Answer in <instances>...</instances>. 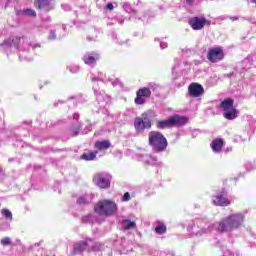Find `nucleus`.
<instances>
[{"label":"nucleus","mask_w":256,"mask_h":256,"mask_svg":"<svg viewBox=\"0 0 256 256\" xmlns=\"http://www.w3.org/2000/svg\"><path fill=\"white\" fill-rule=\"evenodd\" d=\"M19 43H21L19 54L20 60L23 59V53H29L31 47L32 51H37V49H41V44L33 43L29 38L12 37L4 40V42L0 44V51H5V53L9 55V53H13L14 51H17V49H19Z\"/></svg>","instance_id":"nucleus-1"},{"label":"nucleus","mask_w":256,"mask_h":256,"mask_svg":"<svg viewBox=\"0 0 256 256\" xmlns=\"http://www.w3.org/2000/svg\"><path fill=\"white\" fill-rule=\"evenodd\" d=\"M188 233L195 237H203L217 231V223L211 224L209 218H196L190 222L187 227Z\"/></svg>","instance_id":"nucleus-2"},{"label":"nucleus","mask_w":256,"mask_h":256,"mask_svg":"<svg viewBox=\"0 0 256 256\" xmlns=\"http://www.w3.org/2000/svg\"><path fill=\"white\" fill-rule=\"evenodd\" d=\"M243 223H245V215H243V213H232L224 217L222 221L216 223V231H218V233L235 231V229L243 227Z\"/></svg>","instance_id":"nucleus-3"},{"label":"nucleus","mask_w":256,"mask_h":256,"mask_svg":"<svg viewBox=\"0 0 256 256\" xmlns=\"http://www.w3.org/2000/svg\"><path fill=\"white\" fill-rule=\"evenodd\" d=\"M148 141L154 153H163V151H167L169 143L167 142V138H165L161 132H149Z\"/></svg>","instance_id":"nucleus-4"},{"label":"nucleus","mask_w":256,"mask_h":256,"mask_svg":"<svg viewBox=\"0 0 256 256\" xmlns=\"http://www.w3.org/2000/svg\"><path fill=\"white\" fill-rule=\"evenodd\" d=\"M94 211L101 217H111L118 211L117 203L112 200H100L94 206Z\"/></svg>","instance_id":"nucleus-5"},{"label":"nucleus","mask_w":256,"mask_h":256,"mask_svg":"<svg viewBox=\"0 0 256 256\" xmlns=\"http://www.w3.org/2000/svg\"><path fill=\"white\" fill-rule=\"evenodd\" d=\"M234 103L235 101L233 99L227 98L224 99L220 104L223 111V117L228 121H233L239 117V110L235 108Z\"/></svg>","instance_id":"nucleus-6"},{"label":"nucleus","mask_w":256,"mask_h":256,"mask_svg":"<svg viewBox=\"0 0 256 256\" xmlns=\"http://www.w3.org/2000/svg\"><path fill=\"white\" fill-rule=\"evenodd\" d=\"M111 176L107 173L96 174L93 178V181L97 187L100 189H108L111 186Z\"/></svg>","instance_id":"nucleus-7"},{"label":"nucleus","mask_w":256,"mask_h":256,"mask_svg":"<svg viewBox=\"0 0 256 256\" xmlns=\"http://www.w3.org/2000/svg\"><path fill=\"white\" fill-rule=\"evenodd\" d=\"M189 25L194 31H201L205 25H211V22L205 17H192L189 20Z\"/></svg>","instance_id":"nucleus-8"},{"label":"nucleus","mask_w":256,"mask_h":256,"mask_svg":"<svg viewBox=\"0 0 256 256\" xmlns=\"http://www.w3.org/2000/svg\"><path fill=\"white\" fill-rule=\"evenodd\" d=\"M223 57L225 55L223 54V49L220 47L211 48L207 54V59L210 63H219V61H223Z\"/></svg>","instance_id":"nucleus-9"},{"label":"nucleus","mask_w":256,"mask_h":256,"mask_svg":"<svg viewBox=\"0 0 256 256\" xmlns=\"http://www.w3.org/2000/svg\"><path fill=\"white\" fill-rule=\"evenodd\" d=\"M151 97V89L144 87L140 88L136 93L135 103L136 105H145V99Z\"/></svg>","instance_id":"nucleus-10"},{"label":"nucleus","mask_w":256,"mask_h":256,"mask_svg":"<svg viewBox=\"0 0 256 256\" xmlns=\"http://www.w3.org/2000/svg\"><path fill=\"white\" fill-rule=\"evenodd\" d=\"M91 244H93V240L89 239V238L75 243L73 255H80V253H83V251H85V249H87L89 251V247H91Z\"/></svg>","instance_id":"nucleus-11"},{"label":"nucleus","mask_w":256,"mask_h":256,"mask_svg":"<svg viewBox=\"0 0 256 256\" xmlns=\"http://www.w3.org/2000/svg\"><path fill=\"white\" fill-rule=\"evenodd\" d=\"M82 59L86 65H90V67H95L97 61L101 59V55L97 52H88L83 56Z\"/></svg>","instance_id":"nucleus-12"},{"label":"nucleus","mask_w":256,"mask_h":256,"mask_svg":"<svg viewBox=\"0 0 256 256\" xmlns=\"http://www.w3.org/2000/svg\"><path fill=\"white\" fill-rule=\"evenodd\" d=\"M188 93L190 97H201L205 93V89L201 84L192 83L188 87Z\"/></svg>","instance_id":"nucleus-13"},{"label":"nucleus","mask_w":256,"mask_h":256,"mask_svg":"<svg viewBox=\"0 0 256 256\" xmlns=\"http://www.w3.org/2000/svg\"><path fill=\"white\" fill-rule=\"evenodd\" d=\"M213 204L217 207H227V205H231V201H229V198H227V194L222 192L221 194L214 196Z\"/></svg>","instance_id":"nucleus-14"},{"label":"nucleus","mask_w":256,"mask_h":256,"mask_svg":"<svg viewBox=\"0 0 256 256\" xmlns=\"http://www.w3.org/2000/svg\"><path fill=\"white\" fill-rule=\"evenodd\" d=\"M94 89V93L96 95V100L99 103L100 107H105V105H107V103H109V101H111V98L105 94V91L101 90L99 91L97 88H93Z\"/></svg>","instance_id":"nucleus-15"},{"label":"nucleus","mask_w":256,"mask_h":256,"mask_svg":"<svg viewBox=\"0 0 256 256\" xmlns=\"http://www.w3.org/2000/svg\"><path fill=\"white\" fill-rule=\"evenodd\" d=\"M171 119L172 127H183V125H187V123H189V118L186 116L174 115Z\"/></svg>","instance_id":"nucleus-16"},{"label":"nucleus","mask_w":256,"mask_h":256,"mask_svg":"<svg viewBox=\"0 0 256 256\" xmlns=\"http://www.w3.org/2000/svg\"><path fill=\"white\" fill-rule=\"evenodd\" d=\"M35 5L37 9H40L41 11H51L53 9V6L51 5V0H35Z\"/></svg>","instance_id":"nucleus-17"},{"label":"nucleus","mask_w":256,"mask_h":256,"mask_svg":"<svg viewBox=\"0 0 256 256\" xmlns=\"http://www.w3.org/2000/svg\"><path fill=\"white\" fill-rule=\"evenodd\" d=\"M155 116V112L153 110H149L147 112H144L142 116L140 117L144 124L147 126V129H151V118Z\"/></svg>","instance_id":"nucleus-18"},{"label":"nucleus","mask_w":256,"mask_h":256,"mask_svg":"<svg viewBox=\"0 0 256 256\" xmlns=\"http://www.w3.org/2000/svg\"><path fill=\"white\" fill-rule=\"evenodd\" d=\"M142 163H145L146 165H158L157 157L151 155V154H143L141 156Z\"/></svg>","instance_id":"nucleus-19"},{"label":"nucleus","mask_w":256,"mask_h":256,"mask_svg":"<svg viewBox=\"0 0 256 256\" xmlns=\"http://www.w3.org/2000/svg\"><path fill=\"white\" fill-rule=\"evenodd\" d=\"M223 143H224V141L221 138L214 139L211 144L212 151L214 153H221V151L223 149Z\"/></svg>","instance_id":"nucleus-20"},{"label":"nucleus","mask_w":256,"mask_h":256,"mask_svg":"<svg viewBox=\"0 0 256 256\" xmlns=\"http://www.w3.org/2000/svg\"><path fill=\"white\" fill-rule=\"evenodd\" d=\"M17 15H20L22 17H37V12L30 8H24L22 10H18Z\"/></svg>","instance_id":"nucleus-21"},{"label":"nucleus","mask_w":256,"mask_h":256,"mask_svg":"<svg viewBox=\"0 0 256 256\" xmlns=\"http://www.w3.org/2000/svg\"><path fill=\"white\" fill-rule=\"evenodd\" d=\"M123 9L124 11H126V13H129V15L133 18V19H141V17L137 16V11L134 10L133 8H131V4L125 2L123 4Z\"/></svg>","instance_id":"nucleus-22"},{"label":"nucleus","mask_w":256,"mask_h":256,"mask_svg":"<svg viewBox=\"0 0 256 256\" xmlns=\"http://www.w3.org/2000/svg\"><path fill=\"white\" fill-rule=\"evenodd\" d=\"M134 127L136 131H145L147 129V126L145 125V122L143 121V118L137 117L134 120Z\"/></svg>","instance_id":"nucleus-23"},{"label":"nucleus","mask_w":256,"mask_h":256,"mask_svg":"<svg viewBox=\"0 0 256 256\" xmlns=\"http://www.w3.org/2000/svg\"><path fill=\"white\" fill-rule=\"evenodd\" d=\"M109 147H111V142H109V140L97 141L95 143V149H99V151L109 149Z\"/></svg>","instance_id":"nucleus-24"},{"label":"nucleus","mask_w":256,"mask_h":256,"mask_svg":"<svg viewBox=\"0 0 256 256\" xmlns=\"http://www.w3.org/2000/svg\"><path fill=\"white\" fill-rule=\"evenodd\" d=\"M97 153H99L97 150L85 152L81 155L80 159H83L84 161H94V159L97 157Z\"/></svg>","instance_id":"nucleus-25"},{"label":"nucleus","mask_w":256,"mask_h":256,"mask_svg":"<svg viewBox=\"0 0 256 256\" xmlns=\"http://www.w3.org/2000/svg\"><path fill=\"white\" fill-rule=\"evenodd\" d=\"M166 127H173V122H172L171 117L166 120L159 121L157 123L158 129H166Z\"/></svg>","instance_id":"nucleus-26"},{"label":"nucleus","mask_w":256,"mask_h":256,"mask_svg":"<svg viewBox=\"0 0 256 256\" xmlns=\"http://www.w3.org/2000/svg\"><path fill=\"white\" fill-rule=\"evenodd\" d=\"M74 121H76L75 127L71 130L72 135H79V132L81 131V124L77 121H79V114H74Z\"/></svg>","instance_id":"nucleus-27"},{"label":"nucleus","mask_w":256,"mask_h":256,"mask_svg":"<svg viewBox=\"0 0 256 256\" xmlns=\"http://www.w3.org/2000/svg\"><path fill=\"white\" fill-rule=\"evenodd\" d=\"M93 200V196L85 195L78 198L77 203L78 205H87V203H91Z\"/></svg>","instance_id":"nucleus-28"},{"label":"nucleus","mask_w":256,"mask_h":256,"mask_svg":"<svg viewBox=\"0 0 256 256\" xmlns=\"http://www.w3.org/2000/svg\"><path fill=\"white\" fill-rule=\"evenodd\" d=\"M135 221H131L129 219L123 220L122 221V227L123 229L129 230V229H135L136 227Z\"/></svg>","instance_id":"nucleus-29"},{"label":"nucleus","mask_w":256,"mask_h":256,"mask_svg":"<svg viewBox=\"0 0 256 256\" xmlns=\"http://www.w3.org/2000/svg\"><path fill=\"white\" fill-rule=\"evenodd\" d=\"M155 232L158 235H164V233H167V226H165L163 222H159L155 228Z\"/></svg>","instance_id":"nucleus-30"},{"label":"nucleus","mask_w":256,"mask_h":256,"mask_svg":"<svg viewBox=\"0 0 256 256\" xmlns=\"http://www.w3.org/2000/svg\"><path fill=\"white\" fill-rule=\"evenodd\" d=\"M101 249H103V244L92 240V244L89 246V251H101Z\"/></svg>","instance_id":"nucleus-31"},{"label":"nucleus","mask_w":256,"mask_h":256,"mask_svg":"<svg viewBox=\"0 0 256 256\" xmlns=\"http://www.w3.org/2000/svg\"><path fill=\"white\" fill-rule=\"evenodd\" d=\"M1 214L5 219H8V221H13V213L9 209H2Z\"/></svg>","instance_id":"nucleus-32"},{"label":"nucleus","mask_w":256,"mask_h":256,"mask_svg":"<svg viewBox=\"0 0 256 256\" xmlns=\"http://www.w3.org/2000/svg\"><path fill=\"white\" fill-rule=\"evenodd\" d=\"M59 29H64V28L58 27L57 29L50 31V34L48 36L49 41H55V39H57V31H59Z\"/></svg>","instance_id":"nucleus-33"},{"label":"nucleus","mask_w":256,"mask_h":256,"mask_svg":"<svg viewBox=\"0 0 256 256\" xmlns=\"http://www.w3.org/2000/svg\"><path fill=\"white\" fill-rule=\"evenodd\" d=\"M0 243L3 247H7V245H11V239L9 237H4L1 239Z\"/></svg>","instance_id":"nucleus-34"},{"label":"nucleus","mask_w":256,"mask_h":256,"mask_svg":"<svg viewBox=\"0 0 256 256\" xmlns=\"http://www.w3.org/2000/svg\"><path fill=\"white\" fill-rule=\"evenodd\" d=\"M223 256H235V253H233L231 250H229L227 247L222 249Z\"/></svg>","instance_id":"nucleus-35"},{"label":"nucleus","mask_w":256,"mask_h":256,"mask_svg":"<svg viewBox=\"0 0 256 256\" xmlns=\"http://www.w3.org/2000/svg\"><path fill=\"white\" fill-rule=\"evenodd\" d=\"M122 201L124 202L131 201V194L129 192H126L122 197Z\"/></svg>","instance_id":"nucleus-36"},{"label":"nucleus","mask_w":256,"mask_h":256,"mask_svg":"<svg viewBox=\"0 0 256 256\" xmlns=\"http://www.w3.org/2000/svg\"><path fill=\"white\" fill-rule=\"evenodd\" d=\"M97 30H93V36H88V41H95L97 39Z\"/></svg>","instance_id":"nucleus-37"},{"label":"nucleus","mask_w":256,"mask_h":256,"mask_svg":"<svg viewBox=\"0 0 256 256\" xmlns=\"http://www.w3.org/2000/svg\"><path fill=\"white\" fill-rule=\"evenodd\" d=\"M155 41H159L160 42V48L161 49H167V47H168L167 42H163V41L159 40V38H156Z\"/></svg>","instance_id":"nucleus-38"},{"label":"nucleus","mask_w":256,"mask_h":256,"mask_svg":"<svg viewBox=\"0 0 256 256\" xmlns=\"http://www.w3.org/2000/svg\"><path fill=\"white\" fill-rule=\"evenodd\" d=\"M69 71L70 73H79V66H70Z\"/></svg>","instance_id":"nucleus-39"},{"label":"nucleus","mask_w":256,"mask_h":256,"mask_svg":"<svg viewBox=\"0 0 256 256\" xmlns=\"http://www.w3.org/2000/svg\"><path fill=\"white\" fill-rule=\"evenodd\" d=\"M106 9H108V11H113V3H108Z\"/></svg>","instance_id":"nucleus-40"},{"label":"nucleus","mask_w":256,"mask_h":256,"mask_svg":"<svg viewBox=\"0 0 256 256\" xmlns=\"http://www.w3.org/2000/svg\"><path fill=\"white\" fill-rule=\"evenodd\" d=\"M229 19L230 21H239V17L237 16H230Z\"/></svg>","instance_id":"nucleus-41"},{"label":"nucleus","mask_w":256,"mask_h":256,"mask_svg":"<svg viewBox=\"0 0 256 256\" xmlns=\"http://www.w3.org/2000/svg\"><path fill=\"white\" fill-rule=\"evenodd\" d=\"M187 5H193L195 3V0H186Z\"/></svg>","instance_id":"nucleus-42"},{"label":"nucleus","mask_w":256,"mask_h":256,"mask_svg":"<svg viewBox=\"0 0 256 256\" xmlns=\"http://www.w3.org/2000/svg\"><path fill=\"white\" fill-rule=\"evenodd\" d=\"M112 85H113L114 87L117 86V85H119V80L116 79L115 81H113V82H112Z\"/></svg>","instance_id":"nucleus-43"},{"label":"nucleus","mask_w":256,"mask_h":256,"mask_svg":"<svg viewBox=\"0 0 256 256\" xmlns=\"http://www.w3.org/2000/svg\"><path fill=\"white\" fill-rule=\"evenodd\" d=\"M248 21H249L250 23H255V18H250V19H248Z\"/></svg>","instance_id":"nucleus-44"},{"label":"nucleus","mask_w":256,"mask_h":256,"mask_svg":"<svg viewBox=\"0 0 256 256\" xmlns=\"http://www.w3.org/2000/svg\"><path fill=\"white\" fill-rule=\"evenodd\" d=\"M98 79H99V81H105V80L103 79V77H101V76H99Z\"/></svg>","instance_id":"nucleus-45"},{"label":"nucleus","mask_w":256,"mask_h":256,"mask_svg":"<svg viewBox=\"0 0 256 256\" xmlns=\"http://www.w3.org/2000/svg\"><path fill=\"white\" fill-rule=\"evenodd\" d=\"M118 23H120V25H123V20H118Z\"/></svg>","instance_id":"nucleus-46"},{"label":"nucleus","mask_w":256,"mask_h":256,"mask_svg":"<svg viewBox=\"0 0 256 256\" xmlns=\"http://www.w3.org/2000/svg\"><path fill=\"white\" fill-rule=\"evenodd\" d=\"M120 45H123V43H125V42H123V41H120V42H118Z\"/></svg>","instance_id":"nucleus-47"},{"label":"nucleus","mask_w":256,"mask_h":256,"mask_svg":"<svg viewBox=\"0 0 256 256\" xmlns=\"http://www.w3.org/2000/svg\"><path fill=\"white\" fill-rule=\"evenodd\" d=\"M175 69H176V67H173V68H172L173 73H175Z\"/></svg>","instance_id":"nucleus-48"},{"label":"nucleus","mask_w":256,"mask_h":256,"mask_svg":"<svg viewBox=\"0 0 256 256\" xmlns=\"http://www.w3.org/2000/svg\"><path fill=\"white\" fill-rule=\"evenodd\" d=\"M92 81H97V78H92Z\"/></svg>","instance_id":"nucleus-49"},{"label":"nucleus","mask_w":256,"mask_h":256,"mask_svg":"<svg viewBox=\"0 0 256 256\" xmlns=\"http://www.w3.org/2000/svg\"><path fill=\"white\" fill-rule=\"evenodd\" d=\"M252 3H254V4H255V3H256V0H252Z\"/></svg>","instance_id":"nucleus-50"},{"label":"nucleus","mask_w":256,"mask_h":256,"mask_svg":"<svg viewBox=\"0 0 256 256\" xmlns=\"http://www.w3.org/2000/svg\"><path fill=\"white\" fill-rule=\"evenodd\" d=\"M6 227H7V229H9V224H7V226H6Z\"/></svg>","instance_id":"nucleus-51"},{"label":"nucleus","mask_w":256,"mask_h":256,"mask_svg":"<svg viewBox=\"0 0 256 256\" xmlns=\"http://www.w3.org/2000/svg\"><path fill=\"white\" fill-rule=\"evenodd\" d=\"M109 25H113V23H109Z\"/></svg>","instance_id":"nucleus-52"},{"label":"nucleus","mask_w":256,"mask_h":256,"mask_svg":"<svg viewBox=\"0 0 256 256\" xmlns=\"http://www.w3.org/2000/svg\"><path fill=\"white\" fill-rule=\"evenodd\" d=\"M0 173H1V168H0Z\"/></svg>","instance_id":"nucleus-53"}]
</instances>
